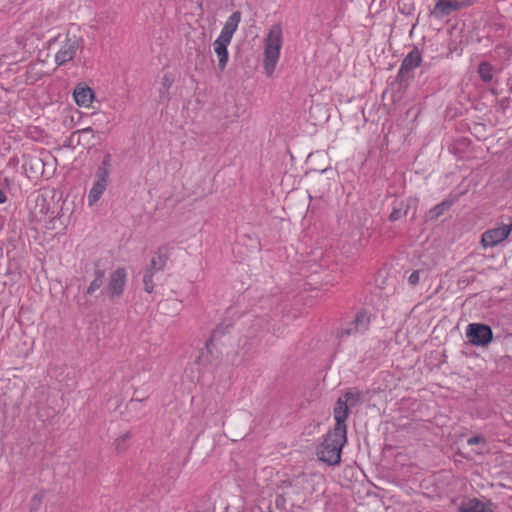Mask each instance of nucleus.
<instances>
[{
	"label": "nucleus",
	"mask_w": 512,
	"mask_h": 512,
	"mask_svg": "<svg viewBox=\"0 0 512 512\" xmlns=\"http://www.w3.org/2000/svg\"><path fill=\"white\" fill-rule=\"evenodd\" d=\"M471 5L472 2L470 0H438L430 11V15L440 20L450 16L453 12L465 9Z\"/></svg>",
	"instance_id": "0eeeda50"
},
{
	"label": "nucleus",
	"mask_w": 512,
	"mask_h": 512,
	"mask_svg": "<svg viewBox=\"0 0 512 512\" xmlns=\"http://www.w3.org/2000/svg\"><path fill=\"white\" fill-rule=\"evenodd\" d=\"M44 498V491H40L32 496L30 500V512H39Z\"/></svg>",
	"instance_id": "a878e982"
},
{
	"label": "nucleus",
	"mask_w": 512,
	"mask_h": 512,
	"mask_svg": "<svg viewBox=\"0 0 512 512\" xmlns=\"http://www.w3.org/2000/svg\"><path fill=\"white\" fill-rule=\"evenodd\" d=\"M96 116L103 117L104 114H96Z\"/></svg>",
	"instance_id": "c9c22d12"
},
{
	"label": "nucleus",
	"mask_w": 512,
	"mask_h": 512,
	"mask_svg": "<svg viewBox=\"0 0 512 512\" xmlns=\"http://www.w3.org/2000/svg\"><path fill=\"white\" fill-rule=\"evenodd\" d=\"M127 279L126 269L123 267L117 268L110 274L106 292L110 299L119 298L124 291Z\"/></svg>",
	"instance_id": "1a4fd4ad"
},
{
	"label": "nucleus",
	"mask_w": 512,
	"mask_h": 512,
	"mask_svg": "<svg viewBox=\"0 0 512 512\" xmlns=\"http://www.w3.org/2000/svg\"><path fill=\"white\" fill-rule=\"evenodd\" d=\"M485 438L481 435H474L467 440L468 445H477L480 443H485Z\"/></svg>",
	"instance_id": "c85d7f7f"
},
{
	"label": "nucleus",
	"mask_w": 512,
	"mask_h": 512,
	"mask_svg": "<svg viewBox=\"0 0 512 512\" xmlns=\"http://www.w3.org/2000/svg\"><path fill=\"white\" fill-rule=\"evenodd\" d=\"M466 338L475 346H487L493 340V331L486 324L471 323L466 328Z\"/></svg>",
	"instance_id": "20e7f679"
},
{
	"label": "nucleus",
	"mask_w": 512,
	"mask_h": 512,
	"mask_svg": "<svg viewBox=\"0 0 512 512\" xmlns=\"http://www.w3.org/2000/svg\"><path fill=\"white\" fill-rule=\"evenodd\" d=\"M252 346H253V343H250V342L246 341V342L243 344L242 348H243V349H246V351H249V350H251V349H252Z\"/></svg>",
	"instance_id": "473e14b6"
},
{
	"label": "nucleus",
	"mask_w": 512,
	"mask_h": 512,
	"mask_svg": "<svg viewBox=\"0 0 512 512\" xmlns=\"http://www.w3.org/2000/svg\"><path fill=\"white\" fill-rule=\"evenodd\" d=\"M73 97L78 106L88 107L94 99V91L87 85L78 84L74 89Z\"/></svg>",
	"instance_id": "f8f14e48"
},
{
	"label": "nucleus",
	"mask_w": 512,
	"mask_h": 512,
	"mask_svg": "<svg viewBox=\"0 0 512 512\" xmlns=\"http://www.w3.org/2000/svg\"><path fill=\"white\" fill-rule=\"evenodd\" d=\"M172 83H173V79L168 74H165L162 78L163 87L166 90H168L171 87Z\"/></svg>",
	"instance_id": "c756f323"
},
{
	"label": "nucleus",
	"mask_w": 512,
	"mask_h": 512,
	"mask_svg": "<svg viewBox=\"0 0 512 512\" xmlns=\"http://www.w3.org/2000/svg\"><path fill=\"white\" fill-rule=\"evenodd\" d=\"M111 159H112L111 154L106 153L104 155V158H103L101 164L99 165V167L96 170L95 178H97L101 181L104 180V181L108 182L109 175L111 172Z\"/></svg>",
	"instance_id": "6ab92c4d"
},
{
	"label": "nucleus",
	"mask_w": 512,
	"mask_h": 512,
	"mask_svg": "<svg viewBox=\"0 0 512 512\" xmlns=\"http://www.w3.org/2000/svg\"><path fill=\"white\" fill-rule=\"evenodd\" d=\"M154 273L152 269H146L143 275V284H144V290L147 293H152L154 290V282H153V276Z\"/></svg>",
	"instance_id": "b1692460"
},
{
	"label": "nucleus",
	"mask_w": 512,
	"mask_h": 512,
	"mask_svg": "<svg viewBox=\"0 0 512 512\" xmlns=\"http://www.w3.org/2000/svg\"><path fill=\"white\" fill-rule=\"evenodd\" d=\"M365 395L366 393L357 388L348 389L335 403L334 419L337 420L339 415H343L342 423H345L349 414V407L361 404Z\"/></svg>",
	"instance_id": "7ed1b4c3"
},
{
	"label": "nucleus",
	"mask_w": 512,
	"mask_h": 512,
	"mask_svg": "<svg viewBox=\"0 0 512 512\" xmlns=\"http://www.w3.org/2000/svg\"><path fill=\"white\" fill-rule=\"evenodd\" d=\"M129 438H130V435L128 433H126L116 439L115 445H116V450L118 452H123L126 450V448H127L126 442Z\"/></svg>",
	"instance_id": "bb28decb"
},
{
	"label": "nucleus",
	"mask_w": 512,
	"mask_h": 512,
	"mask_svg": "<svg viewBox=\"0 0 512 512\" xmlns=\"http://www.w3.org/2000/svg\"><path fill=\"white\" fill-rule=\"evenodd\" d=\"M420 281V271L419 270H415L413 271L409 278H408V282L411 286H416Z\"/></svg>",
	"instance_id": "cd10ccee"
},
{
	"label": "nucleus",
	"mask_w": 512,
	"mask_h": 512,
	"mask_svg": "<svg viewBox=\"0 0 512 512\" xmlns=\"http://www.w3.org/2000/svg\"><path fill=\"white\" fill-rule=\"evenodd\" d=\"M422 54L418 47H414L402 60L397 73V80L402 83L413 78V70L420 66Z\"/></svg>",
	"instance_id": "423d86ee"
},
{
	"label": "nucleus",
	"mask_w": 512,
	"mask_h": 512,
	"mask_svg": "<svg viewBox=\"0 0 512 512\" xmlns=\"http://www.w3.org/2000/svg\"><path fill=\"white\" fill-rule=\"evenodd\" d=\"M493 71V66L487 61L481 62L477 69L478 75L484 83H490L492 81Z\"/></svg>",
	"instance_id": "4be33fe9"
},
{
	"label": "nucleus",
	"mask_w": 512,
	"mask_h": 512,
	"mask_svg": "<svg viewBox=\"0 0 512 512\" xmlns=\"http://www.w3.org/2000/svg\"><path fill=\"white\" fill-rule=\"evenodd\" d=\"M230 327V324H226L225 326L223 324L218 325L213 331L210 336V338L206 342V348L209 349L210 345L218 340L220 337H222L226 330Z\"/></svg>",
	"instance_id": "5701e85b"
},
{
	"label": "nucleus",
	"mask_w": 512,
	"mask_h": 512,
	"mask_svg": "<svg viewBox=\"0 0 512 512\" xmlns=\"http://www.w3.org/2000/svg\"><path fill=\"white\" fill-rule=\"evenodd\" d=\"M7 201L6 194L2 189H0V204H3Z\"/></svg>",
	"instance_id": "2f4dec72"
},
{
	"label": "nucleus",
	"mask_w": 512,
	"mask_h": 512,
	"mask_svg": "<svg viewBox=\"0 0 512 512\" xmlns=\"http://www.w3.org/2000/svg\"><path fill=\"white\" fill-rule=\"evenodd\" d=\"M292 483L290 481H284L282 487H291Z\"/></svg>",
	"instance_id": "72a5a7b5"
},
{
	"label": "nucleus",
	"mask_w": 512,
	"mask_h": 512,
	"mask_svg": "<svg viewBox=\"0 0 512 512\" xmlns=\"http://www.w3.org/2000/svg\"><path fill=\"white\" fill-rule=\"evenodd\" d=\"M108 185L107 181H101L95 178L92 188L89 191L88 195V204L89 206H93L102 196L104 191L106 190Z\"/></svg>",
	"instance_id": "f3484780"
},
{
	"label": "nucleus",
	"mask_w": 512,
	"mask_h": 512,
	"mask_svg": "<svg viewBox=\"0 0 512 512\" xmlns=\"http://www.w3.org/2000/svg\"><path fill=\"white\" fill-rule=\"evenodd\" d=\"M460 512H493L491 507L477 498L463 502L459 507Z\"/></svg>",
	"instance_id": "dca6fc26"
},
{
	"label": "nucleus",
	"mask_w": 512,
	"mask_h": 512,
	"mask_svg": "<svg viewBox=\"0 0 512 512\" xmlns=\"http://www.w3.org/2000/svg\"><path fill=\"white\" fill-rule=\"evenodd\" d=\"M138 402H140V400H134V399H131V401H130L129 405H130V406H133V405L137 404Z\"/></svg>",
	"instance_id": "f704fd0d"
},
{
	"label": "nucleus",
	"mask_w": 512,
	"mask_h": 512,
	"mask_svg": "<svg viewBox=\"0 0 512 512\" xmlns=\"http://www.w3.org/2000/svg\"><path fill=\"white\" fill-rule=\"evenodd\" d=\"M229 44L230 43L218 39L213 43L214 52L218 57V68L220 71H224L228 63L229 53L227 48Z\"/></svg>",
	"instance_id": "ddd939ff"
},
{
	"label": "nucleus",
	"mask_w": 512,
	"mask_h": 512,
	"mask_svg": "<svg viewBox=\"0 0 512 512\" xmlns=\"http://www.w3.org/2000/svg\"><path fill=\"white\" fill-rule=\"evenodd\" d=\"M453 204V200L445 199L439 204L435 205L431 208L426 214L427 221L437 220L440 216H442L447 210L451 208Z\"/></svg>",
	"instance_id": "a211bd4d"
},
{
	"label": "nucleus",
	"mask_w": 512,
	"mask_h": 512,
	"mask_svg": "<svg viewBox=\"0 0 512 512\" xmlns=\"http://www.w3.org/2000/svg\"><path fill=\"white\" fill-rule=\"evenodd\" d=\"M80 46L81 39L79 37L76 35L69 36V34H67L59 51L55 55L56 64L62 66L72 61L80 49Z\"/></svg>",
	"instance_id": "39448f33"
},
{
	"label": "nucleus",
	"mask_w": 512,
	"mask_h": 512,
	"mask_svg": "<svg viewBox=\"0 0 512 512\" xmlns=\"http://www.w3.org/2000/svg\"><path fill=\"white\" fill-rule=\"evenodd\" d=\"M342 418L343 415L338 416L334 428L324 435L316 450L318 459L329 466L341 462L342 448L347 443V426L342 423Z\"/></svg>",
	"instance_id": "f257e3e1"
},
{
	"label": "nucleus",
	"mask_w": 512,
	"mask_h": 512,
	"mask_svg": "<svg viewBox=\"0 0 512 512\" xmlns=\"http://www.w3.org/2000/svg\"><path fill=\"white\" fill-rule=\"evenodd\" d=\"M105 280V271L103 269L98 268L96 265V269L94 272V279L88 286L86 290V294L92 295L96 290L100 289L101 286L104 284Z\"/></svg>",
	"instance_id": "412c9836"
},
{
	"label": "nucleus",
	"mask_w": 512,
	"mask_h": 512,
	"mask_svg": "<svg viewBox=\"0 0 512 512\" xmlns=\"http://www.w3.org/2000/svg\"><path fill=\"white\" fill-rule=\"evenodd\" d=\"M168 258V247L159 248L158 252L156 253V256L151 259L150 266L147 269H152L153 272L162 271L166 266Z\"/></svg>",
	"instance_id": "2eb2a0df"
},
{
	"label": "nucleus",
	"mask_w": 512,
	"mask_h": 512,
	"mask_svg": "<svg viewBox=\"0 0 512 512\" xmlns=\"http://www.w3.org/2000/svg\"><path fill=\"white\" fill-rule=\"evenodd\" d=\"M170 303L179 305V303L176 300H165L159 303V309L165 312L166 308L169 306Z\"/></svg>",
	"instance_id": "7c9ffc66"
},
{
	"label": "nucleus",
	"mask_w": 512,
	"mask_h": 512,
	"mask_svg": "<svg viewBox=\"0 0 512 512\" xmlns=\"http://www.w3.org/2000/svg\"><path fill=\"white\" fill-rule=\"evenodd\" d=\"M417 200L413 198H407L404 200H395L393 202V208L389 215L390 221H397L404 216H407L411 210H413L412 218L416 217Z\"/></svg>",
	"instance_id": "9d476101"
},
{
	"label": "nucleus",
	"mask_w": 512,
	"mask_h": 512,
	"mask_svg": "<svg viewBox=\"0 0 512 512\" xmlns=\"http://www.w3.org/2000/svg\"><path fill=\"white\" fill-rule=\"evenodd\" d=\"M356 330L364 333L369 329L370 326V315L366 310H360L356 313L353 320Z\"/></svg>",
	"instance_id": "aec40b11"
},
{
	"label": "nucleus",
	"mask_w": 512,
	"mask_h": 512,
	"mask_svg": "<svg viewBox=\"0 0 512 512\" xmlns=\"http://www.w3.org/2000/svg\"><path fill=\"white\" fill-rule=\"evenodd\" d=\"M512 231L510 224H501L492 229L486 230L481 236V244L484 248L494 247L508 238Z\"/></svg>",
	"instance_id": "6e6552de"
},
{
	"label": "nucleus",
	"mask_w": 512,
	"mask_h": 512,
	"mask_svg": "<svg viewBox=\"0 0 512 512\" xmlns=\"http://www.w3.org/2000/svg\"><path fill=\"white\" fill-rule=\"evenodd\" d=\"M77 137V144L94 146L95 132L91 127L83 128L72 133L71 139L74 140Z\"/></svg>",
	"instance_id": "4468645a"
},
{
	"label": "nucleus",
	"mask_w": 512,
	"mask_h": 512,
	"mask_svg": "<svg viewBox=\"0 0 512 512\" xmlns=\"http://www.w3.org/2000/svg\"><path fill=\"white\" fill-rule=\"evenodd\" d=\"M282 42V28L279 24H275L270 28L264 43L263 67L265 74L269 77L272 76L275 71L276 64L280 57Z\"/></svg>",
	"instance_id": "f03ea898"
},
{
	"label": "nucleus",
	"mask_w": 512,
	"mask_h": 512,
	"mask_svg": "<svg viewBox=\"0 0 512 512\" xmlns=\"http://www.w3.org/2000/svg\"><path fill=\"white\" fill-rule=\"evenodd\" d=\"M241 21V12L235 11L233 12L227 21L225 22L220 35L218 36V40L231 43L233 34L238 28V25Z\"/></svg>",
	"instance_id": "9b49d317"
},
{
	"label": "nucleus",
	"mask_w": 512,
	"mask_h": 512,
	"mask_svg": "<svg viewBox=\"0 0 512 512\" xmlns=\"http://www.w3.org/2000/svg\"><path fill=\"white\" fill-rule=\"evenodd\" d=\"M360 330H356V327L354 325V322H349L346 326L342 327L340 331L338 332V336L340 338H344L351 335H357L360 334Z\"/></svg>",
	"instance_id": "393cba45"
}]
</instances>
